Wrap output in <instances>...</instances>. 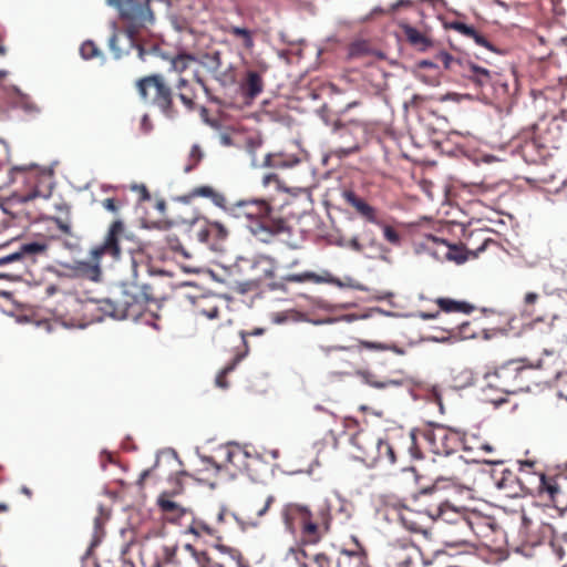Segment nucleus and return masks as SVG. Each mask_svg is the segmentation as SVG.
Wrapping results in <instances>:
<instances>
[{
	"mask_svg": "<svg viewBox=\"0 0 567 567\" xmlns=\"http://www.w3.org/2000/svg\"><path fill=\"white\" fill-rule=\"evenodd\" d=\"M281 518L287 532L298 537L296 547L289 549L297 567H309L311 558L306 546L319 544L331 529L332 513L328 499L315 505L290 502L282 506Z\"/></svg>",
	"mask_w": 567,
	"mask_h": 567,
	"instance_id": "nucleus-1",
	"label": "nucleus"
},
{
	"mask_svg": "<svg viewBox=\"0 0 567 567\" xmlns=\"http://www.w3.org/2000/svg\"><path fill=\"white\" fill-rule=\"evenodd\" d=\"M165 295L163 284L156 278L145 284L122 282L100 301V309L115 319L137 320L148 303L164 299Z\"/></svg>",
	"mask_w": 567,
	"mask_h": 567,
	"instance_id": "nucleus-2",
	"label": "nucleus"
},
{
	"mask_svg": "<svg viewBox=\"0 0 567 567\" xmlns=\"http://www.w3.org/2000/svg\"><path fill=\"white\" fill-rule=\"evenodd\" d=\"M109 3L118 10L121 19L126 23V32L124 34L113 32L109 39V47L114 58L121 59L135 48L138 58L145 61L150 51L136 42L135 35L141 28L154 21L150 0H114Z\"/></svg>",
	"mask_w": 567,
	"mask_h": 567,
	"instance_id": "nucleus-3",
	"label": "nucleus"
},
{
	"mask_svg": "<svg viewBox=\"0 0 567 567\" xmlns=\"http://www.w3.org/2000/svg\"><path fill=\"white\" fill-rule=\"evenodd\" d=\"M440 65L444 70L451 71L470 81L476 87H483L492 82V73L471 60L455 59L446 51H440L433 60H421L417 62V69H433L435 74L441 73Z\"/></svg>",
	"mask_w": 567,
	"mask_h": 567,
	"instance_id": "nucleus-4",
	"label": "nucleus"
},
{
	"mask_svg": "<svg viewBox=\"0 0 567 567\" xmlns=\"http://www.w3.org/2000/svg\"><path fill=\"white\" fill-rule=\"evenodd\" d=\"M352 443L358 450L355 457L368 467L396 464L395 449L388 440L360 432L352 437Z\"/></svg>",
	"mask_w": 567,
	"mask_h": 567,
	"instance_id": "nucleus-5",
	"label": "nucleus"
},
{
	"mask_svg": "<svg viewBox=\"0 0 567 567\" xmlns=\"http://www.w3.org/2000/svg\"><path fill=\"white\" fill-rule=\"evenodd\" d=\"M140 97L156 106L168 118L177 116L174 104V93L162 74H151L141 78L135 83Z\"/></svg>",
	"mask_w": 567,
	"mask_h": 567,
	"instance_id": "nucleus-6",
	"label": "nucleus"
},
{
	"mask_svg": "<svg viewBox=\"0 0 567 567\" xmlns=\"http://www.w3.org/2000/svg\"><path fill=\"white\" fill-rule=\"evenodd\" d=\"M124 233L122 220H114L104 240L90 250V262H81L79 270L91 280H99L101 276V261L105 256L118 259L121 256L120 238Z\"/></svg>",
	"mask_w": 567,
	"mask_h": 567,
	"instance_id": "nucleus-7",
	"label": "nucleus"
},
{
	"mask_svg": "<svg viewBox=\"0 0 567 567\" xmlns=\"http://www.w3.org/2000/svg\"><path fill=\"white\" fill-rule=\"evenodd\" d=\"M453 516V526H449L444 530V543L446 546L456 547L465 545L471 542L470 536L472 534L477 537H483V524L485 518L472 515L466 516L462 512H447Z\"/></svg>",
	"mask_w": 567,
	"mask_h": 567,
	"instance_id": "nucleus-8",
	"label": "nucleus"
},
{
	"mask_svg": "<svg viewBox=\"0 0 567 567\" xmlns=\"http://www.w3.org/2000/svg\"><path fill=\"white\" fill-rule=\"evenodd\" d=\"M529 369L519 361H508L498 367L493 373L491 385L506 394H514L529 390L526 378Z\"/></svg>",
	"mask_w": 567,
	"mask_h": 567,
	"instance_id": "nucleus-9",
	"label": "nucleus"
},
{
	"mask_svg": "<svg viewBox=\"0 0 567 567\" xmlns=\"http://www.w3.org/2000/svg\"><path fill=\"white\" fill-rule=\"evenodd\" d=\"M518 478H524L527 482H535V488L525 491V495H538L540 497L547 496L553 503H556L557 496L561 493L560 486L556 477L546 476L542 472L535 471V461H517Z\"/></svg>",
	"mask_w": 567,
	"mask_h": 567,
	"instance_id": "nucleus-10",
	"label": "nucleus"
},
{
	"mask_svg": "<svg viewBox=\"0 0 567 567\" xmlns=\"http://www.w3.org/2000/svg\"><path fill=\"white\" fill-rule=\"evenodd\" d=\"M431 452L437 455H450L456 452L463 442L462 433L444 425H433L420 432Z\"/></svg>",
	"mask_w": 567,
	"mask_h": 567,
	"instance_id": "nucleus-11",
	"label": "nucleus"
},
{
	"mask_svg": "<svg viewBox=\"0 0 567 567\" xmlns=\"http://www.w3.org/2000/svg\"><path fill=\"white\" fill-rule=\"evenodd\" d=\"M162 560L164 564H172L174 567H209L210 565L207 553L197 550L190 544L182 547L165 546Z\"/></svg>",
	"mask_w": 567,
	"mask_h": 567,
	"instance_id": "nucleus-12",
	"label": "nucleus"
},
{
	"mask_svg": "<svg viewBox=\"0 0 567 567\" xmlns=\"http://www.w3.org/2000/svg\"><path fill=\"white\" fill-rule=\"evenodd\" d=\"M524 307L533 323L546 322L551 330L556 321L560 320L557 302L550 298H540L536 292H527L524 296Z\"/></svg>",
	"mask_w": 567,
	"mask_h": 567,
	"instance_id": "nucleus-13",
	"label": "nucleus"
},
{
	"mask_svg": "<svg viewBox=\"0 0 567 567\" xmlns=\"http://www.w3.org/2000/svg\"><path fill=\"white\" fill-rule=\"evenodd\" d=\"M225 516L226 511L220 508L213 520L203 517L193 518L188 525V533L196 537L204 538L206 542H212L220 551H228L230 548L219 544L223 539L220 526L225 522Z\"/></svg>",
	"mask_w": 567,
	"mask_h": 567,
	"instance_id": "nucleus-14",
	"label": "nucleus"
},
{
	"mask_svg": "<svg viewBox=\"0 0 567 567\" xmlns=\"http://www.w3.org/2000/svg\"><path fill=\"white\" fill-rule=\"evenodd\" d=\"M491 478L495 488L506 498L524 496L525 491L535 488V482L518 478L517 473L511 468H494L491 473Z\"/></svg>",
	"mask_w": 567,
	"mask_h": 567,
	"instance_id": "nucleus-15",
	"label": "nucleus"
},
{
	"mask_svg": "<svg viewBox=\"0 0 567 567\" xmlns=\"http://www.w3.org/2000/svg\"><path fill=\"white\" fill-rule=\"evenodd\" d=\"M190 236L199 243L217 249L219 244L228 237V229L218 221H210L205 217H195L189 223Z\"/></svg>",
	"mask_w": 567,
	"mask_h": 567,
	"instance_id": "nucleus-16",
	"label": "nucleus"
},
{
	"mask_svg": "<svg viewBox=\"0 0 567 567\" xmlns=\"http://www.w3.org/2000/svg\"><path fill=\"white\" fill-rule=\"evenodd\" d=\"M225 458L228 470H233V475L238 473L247 474L250 477L257 475V465L260 460L257 455H252L248 450L239 444H228L226 447Z\"/></svg>",
	"mask_w": 567,
	"mask_h": 567,
	"instance_id": "nucleus-17",
	"label": "nucleus"
},
{
	"mask_svg": "<svg viewBox=\"0 0 567 567\" xmlns=\"http://www.w3.org/2000/svg\"><path fill=\"white\" fill-rule=\"evenodd\" d=\"M435 496L436 503L431 504L426 507V515L434 520H442L450 526H453V516L447 514V512H458L454 507H452L443 497V494L435 485L422 488L414 496L416 502L425 503L426 497Z\"/></svg>",
	"mask_w": 567,
	"mask_h": 567,
	"instance_id": "nucleus-18",
	"label": "nucleus"
},
{
	"mask_svg": "<svg viewBox=\"0 0 567 567\" xmlns=\"http://www.w3.org/2000/svg\"><path fill=\"white\" fill-rule=\"evenodd\" d=\"M388 559L393 567H416L422 560V551L412 543L398 542L390 546Z\"/></svg>",
	"mask_w": 567,
	"mask_h": 567,
	"instance_id": "nucleus-19",
	"label": "nucleus"
},
{
	"mask_svg": "<svg viewBox=\"0 0 567 567\" xmlns=\"http://www.w3.org/2000/svg\"><path fill=\"white\" fill-rule=\"evenodd\" d=\"M267 66L264 64L259 70H247L239 82V92L246 103H251L265 89L264 74Z\"/></svg>",
	"mask_w": 567,
	"mask_h": 567,
	"instance_id": "nucleus-20",
	"label": "nucleus"
},
{
	"mask_svg": "<svg viewBox=\"0 0 567 567\" xmlns=\"http://www.w3.org/2000/svg\"><path fill=\"white\" fill-rule=\"evenodd\" d=\"M34 197L35 193L29 194L27 196L13 195L9 198H6L0 204V231L9 227L10 218L21 220L22 216L24 215V210L21 208V206Z\"/></svg>",
	"mask_w": 567,
	"mask_h": 567,
	"instance_id": "nucleus-21",
	"label": "nucleus"
},
{
	"mask_svg": "<svg viewBox=\"0 0 567 567\" xmlns=\"http://www.w3.org/2000/svg\"><path fill=\"white\" fill-rule=\"evenodd\" d=\"M250 233L262 243H270L272 238L279 234L288 231L289 227L282 218L269 219L265 218L255 224H249Z\"/></svg>",
	"mask_w": 567,
	"mask_h": 567,
	"instance_id": "nucleus-22",
	"label": "nucleus"
},
{
	"mask_svg": "<svg viewBox=\"0 0 567 567\" xmlns=\"http://www.w3.org/2000/svg\"><path fill=\"white\" fill-rule=\"evenodd\" d=\"M435 303L439 306L440 311L436 312H424L421 311L419 317L421 319H439L441 317V311L450 313V312H461L465 315H470L474 311L475 307L466 301L454 300L451 298L440 297L435 299Z\"/></svg>",
	"mask_w": 567,
	"mask_h": 567,
	"instance_id": "nucleus-23",
	"label": "nucleus"
},
{
	"mask_svg": "<svg viewBox=\"0 0 567 567\" xmlns=\"http://www.w3.org/2000/svg\"><path fill=\"white\" fill-rule=\"evenodd\" d=\"M311 561L316 567H342L344 564L355 563V567H365L363 556L355 551L342 550L334 565L331 558L324 553H317L311 556Z\"/></svg>",
	"mask_w": 567,
	"mask_h": 567,
	"instance_id": "nucleus-24",
	"label": "nucleus"
},
{
	"mask_svg": "<svg viewBox=\"0 0 567 567\" xmlns=\"http://www.w3.org/2000/svg\"><path fill=\"white\" fill-rule=\"evenodd\" d=\"M300 163L301 158L297 154L279 151L268 153L264 158L262 166L275 169H290Z\"/></svg>",
	"mask_w": 567,
	"mask_h": 567,
	"instance_id": "nucleus-25",
	"label": "nucleus"
},
{
	"mask_svg": "<svg viewBox=\"0 0 567 567\" xmlns=\"http://www.w3.org/2000/svg\"><path fill=\"white\" fill-rule=\"evenodd\" d=\"M343 197L347 204L354 208L355 212L365 220L377 225L381 224L378 218L377 209L369 205L363 198L359 197L354 192H344Z\"/></svg>",
	"mask_w": 567,
	"mask_h": 567,
	"instance_id": "nucleus-26",
	"label": "nucleus"
},
{
	"mask_svg": "<svg viewBox=\"0 0 567 567\" xmlns=\"http://www.w3.org/2000/svg\"><path fill=\"white\" fill-rule=\"evenodd\" d=\"M271 199H245L247 220L250 224L268 218L272 212Z\"/></svg>",
	"mask_w": 567,
	"mask_h": 567,
	"instance_id": "nucleus-27",
	"label": "nucleus"
},
{
	"mask_svg": "<svg viewBox=\"0 0 567 567\" xmlns=\"http://www.w3.org/2000/svg\"><path fill=\"white\" fill-rule=\"evenodd\" d=\"M467 472L468 471L465 464L463 463L461 457H458L455 462V465L452 468L446 470L443 474L436 477L434 485L437 487V484L440 482H449L453 486L465 487Z\"/></svg>",
	"mask_w": 567,
	"mask_h": 567,
	"instance_id": "nucleus-28",
	"label": "nucleus"
},
{
	"mask_svg": "<svg viewBox=\"0 0 567 567\" xmlns=\"http://www.w3.org/2000/svg\"><path fill=\"white\" fill-rule=\"evenodd\" d=\"M476 332L471 328V323L468 321H464L456 326H446L442 328V336H434V341L445 342L451 339L462 338L470 339L475 338Z\"/></svg>",
	"mask_w": 567,
	"mask_h": 567,
	"instance_id": "nucleus-29",
	"label": "nucleus"
},
{
	"mask_svg": "<svg viewBox=\"0 0 567 567\" xmlns=\"http://www.w3.org/2000/svg\"><path fill=\"white\" fill-rule=\"evenodd\" d=\"M48 245L40 241L23 243L19 250L10 255V260L29 259L34 261L35 257L47 251Z\"/></svg>",
	"mask_w": 567,
	"mask_h": 567,
	"instance_id": "nucleus-30",
	"label": "nucleus"
},
{
	"mask_svg": "<svg viewBox=\"0 0 567 567\" xmlns=\"http://www.w3.org/2000/svg\"><path fill=\"white\" fill-rule=\"evenodd\" d=\"M196 197H206L212 200L214 205H216L219 208L226 209L227 199L225 195L218 190H216L214 187L208 185L197 186L194 187L189 194L186 196V198H196Z\"/></svg>",
	"mask_w": 567,
	"mask_h": 567,
	"instance_id": "nucleus-31",
	"label": "nucleus"
},
{
	"mask_svg": "<svg viewBox=\"0 0 567 567\" xmlns=\"http://www.w3.org/2000/svg\"><path fill=\"white\" fill-rule=\"evenodd\" d=\"M248 349L245 341V334H243V350L236 352L231 362H229L216 377L215 383L220 389L228 388L227 375L234 371L236 365L247 355Z\"/></svg>",
	"mask_w": 567,
	"mask_h": 567,
	"instance_id": "nucleus-32",
	"label": "nucleus"
},
{
	"mask_svg": "<svg viewBox=\"0 0 567 567\" xmlns=\"http://www.w3.org/2000/svg\"><path fill=\"white\" fill-rule=\"evenodd\" d=\"M177 97L187 109V111H195L196 104V93L194 89L189 85L188 81L184 78H179L176 83Z\"/></svg>",
	"mask_w": 567,
	"mask_h": 567,
	"instance_id": "nucleus-33",
	"label": "nucleus"
},
{
	"mask_svg": "<svg viewBox=\"0 0 567 567\" xmlns=\"http://www.w3.org/2000/svg\"><path fill=\"white\" fill-rule=\"evenodd\" d=\"M403 33L411 45L416 47L422 51L427 50L433 44L432 40L426 37V34L412 25H403Z\"/></svg>",
	"mask_w": 567,
	"mask_h": 567,
	"instance_id": "nucleus-34",
	"label": "nucleus"
},
{
	"mask_svg": "<svg viewBox=\"0 0 567 567\" xmlns=\"http://www.w3.org/2000/svg\"><path fill=\"white\" fill-rule=\"evenodd\" d=\"M282 280L286 282H312V284H322V282H329L330 279L326 278L324 276L318 275L313 271H302L298 274H288L282 277Z\"/></svg>",
	"mask_w": 567,
	"mask_h": 567,
	"instance_id": "nucleus-35",
	"label": "nucleus"
},
{
	"mask_svg": "<svg viewBox=\"0 0 567 567\" xmlns=\"http://www.w3.org/2000/svg\"><path fill=\"white\" fill-rule=\"evenodd\" d=\"M197 312L208 319H216L219 317V306L215 298H202L196 302Z\"/></svg>",
	"mask_w": 567,
	"mask_h": 567,
	"instance_id": "nucleus-36",
	"label": "nucleus"
},
{
	"mask_svg": "<svg viewBox=\"0 0 567 567\" xmlns=\"http://www.w3.org/2000/svg\"><path fill=\"white\" fill-rule=\"evenodd\" d=\"M158 505L169 519L178 518L186 513L179 504L166 498L164 495L158 498Z\"/></svg>",
	"mask_w": 567,
	"mask_h": 567,
	"instance_id": "nucleus-37",
	"label": "nucleus"
},
{
	"mask_svg": "<svg viewBox=\"0 0 567 567\" xmlns=\"http://www.w3.org/2000/svg\"><path fill=\"white\" fill-rule=\"evenodd\" d=\"M199 63L210 73L216 74L221 68V53L219 51L207 52L199 59Z\"/></svg>",
	"mask_w": 567,
	"mask_h": 567,
	"instance_id": "nucleus-38",
	"label": "nucleus"
},
{
	"mask_svg": "<svg viewBox=\"0 0 567 567\" xmlns=\"http://www.w3.org/2000/svg\"><path fill=\"white\" fill-rule=\"evenodd\" d=\"M261 184L264 187H268L274 185L277 190H282L286 193H291L293 195H297V190H300L301 188H289L285 185V183L279 178V176L275 173L266 174L262 179Z\"/></svg>",
	"mask_w": 567,
	"mask_h": 567,
	"instance_id": "nucleus-39",
	"label": "nucleus"
},
{
	"mask_svg": "<svg viewBox=\"0 0 567 567\" xmlns=\"http://www.w3.org/2000/svg\"><path fill=\"white\" fill-rule=\"evenodd\" d=\"M195 61V55L189 53H179L172 59L171 66L173 71L177 73H183L189 68L190 63Z\"/></svg>",
	"mask_w": 567,
	"mask_h": 567,
	"instance_id": "nucleus-40",
	"label": "nucleus"
},
{
	"mask_svg": "<svg viewBox=\"0 0 567 567\" xmlns=\"http://www.w3.org/2000/svg\"><path fill=\"white\" fill-rule=\"evenodd\" d=\"M550 547L559 560L567 559V534L555 535L550 540Z\"/></svg>",
	"mask_w": 567,
	"mask_h": 567,
	"instance_id": "nucleus-41",
	"label": "nucleus"
},
{
	"mask_svg": "<svg viewBox=\"0 0 567 567\" xmlns=\"http://www.w3.org/2000/svg\"><path fill=\"white\" fill-rule=\"evenodd\" d=\"M360 347L368 349V350H375V351H392L399 355L404 354V350L394 343L360 341Z\"/></svg>",
	"mask_w": 567,
	"mask_h": 567,
	"instance_id": "nucleus-42",
	"label": "nucleus"
},
{
	"mask_svg": "<svg viewBox=\"0 0 567 567\" xmlns=\"http://www.w3.org/2000/svg\"><path fill=\"white\" fill-rule=\"evenodd\" d=\"M227 32L236 38L243 40V44L246 49L250 50L254 47L252 32L246 28L231 25L227 29Z\"/></svg>",
	"mask_w": 567,
	"mask_h": 567,
	"instance_id": "nucleus-43",
	"label": "nucleus"
},
{
	"mask_svg": "<svg viewBox=\"0 0 567 567\" xmlns=\"http://www.w3.org/2000/svg\"><path fill=\"white\" fill-rule=\"evenodd\" d=\"M462 436H463V442H462L461 447L464 451L480 452V450H481L480 445H483L484 439H482L481 436H478L476 434H462Z\"/></svg>",
	"mask_w": 567,
	"mask_h": 567,
	"instance_id": "nucleus-44",
	"label": "nucleus"
},
{
	"mask_svg": "<svg viewBox=\"0 0 567 567\" xmlns=\"http://www.w3.org/2000/svg\"><path fill=\"white\" fill-rule=\"evenodd\" d=\"M80 54L84 60H91L101 56L102 52L95 42L86 40L80 47Z\"/></svg>",
	"mask_w": 567,
	"mask_h": 567,
	"instance_id": "nucleus-45",
	"label": "nucleus"
},
{
	"mask_svg": "<svg viewBox=\"0 0 567 567\" xmlns=\"http://www.w3.org/2000/svg\"><path fill=\"white\" fill-rule=\"evenodd\" d=\"M262 281V278H251L245 281L237 282V291L246 293L257 290Z\"/></svg>",
	"mask_w": 567,
	"mask_h": 567,
	"instance_id": "nucleus-46",
	"label": "nucleus"
},
{
	"mask_svg": "<svg viewBox=\"0 0 567 567\" xmlns=\"http://www.w3.org/2000/svg\"><path fill=\"white\" fill-rule=\"evenodd\" d=\"M449 28L458 32L460 34L471 38V35H474L475 28L472 25H467L466 23L462 21H452L449 23Z\"/></svg>",
	"mask_w": 567,
	"mask_h": 567,
	"instance_id": "nucleus-47",
	"label": "nucleus"
},
{
	"mask_svg": "<svg viewBox=\"0 0 567 567\" xmlns=\"http://www.w3.org/2000/svg\"><path fill=\"white\" fill-rule=\"evenodd\" d=\"M246 204L245 199L238 200L237 203L233 204L230 207L226 206V212H228L231 216L236 218H245L247 219V213L245 210Z\"/></svg>",
	"mask_w": 567,
	"mask_h": 567,
	"instance_id": "nucleus-48",
	"label": "nucleus"
},
{
	"mask_svg": "<svg viewBox=\"0 0 567 567\" xmlns=\"http://www.w3.org/2000/svg\"><path fill=\"white\" fill-rule=\"evenodd\" d=\"M410 445H409V453L413 460H422L423 453L421 447L417 444L416 435L414 432L410 433Z\"/></svg>",
	"mask_w": 567,
	"mask_h": 567,
	"instance_id": "nucleus-49",
	"label": "nucleus"
},
{
	"mask_svg": "<svg viewBox=\"0 0 567 567\" xmlns=\"http://www.w3.org/2000/svg\"><path fill=\"white\" fill-rule=\"evenodd\" d=\"M369 52V45L365 41H357L350 45L349 54L352 58L365 55Z\"/></svg>",
	"mask_w": 567,
	"mask_h": 567,
	"instance_id": "nucleus-50",
	"label": "nucleus"
},
{
	"mask_svg": "<svg viewBox=\"0 0 567 567\" xmlns=\"http://www.w3.org/2000/svg\"><path fill=\"white\" fill-rule=\"evenodd\" d=\"M427 100H429L427 96L414 94V95H412V97L409 101L404 102V107H405V110L411 109L413 111H417L419 109L422 107L424 102H426Z\"/></svg>",
	"mask_w": 567,
	"mask_h": 567,
	"instance_id": "nucleus-51",
	"label": "nucleus"
},
{
	"mask_svg": "<svg viewBox=\"0 0 567 567\" xmlns=\"http://www.w3.org/2000/svg\"><path fill=\"white\" fill-rule=\"evenodd\" d=\"M560 135H561V131H560L558 122L553 121L549 125L548 134L545 138L546 142L554 144L555 142H557L559 140Z\"/></svg>",
	"mask_w": 567,
	"mask_h": 567,
	"instance_id": "nucleus-52",
	"label": "nucleus"
},
{
	"mask_svg": "<svg viewBox=\"0 0 567 567\" xmlns=\"http://www.w3.org/2000/svg\"><path fill=\"white\" fill-rule=\"evenodd\" d=\"M383 235L384 238L393 245H398L400 243V235L392 226L384 225Z\"/></svg>",
	"mask_w": 567,
	"mask_h": 567,
	"instance_id": "nucleus-53",
	"label": "nucleus"
},
{
	"mask_svg": "<svg viewBox=\"0 0 567 567\" xmlns=\"http://www.w3.org/2000/svg\"><path fill=\"white\" fill-rule=\"evenodd\" d=\"M359 150V144L357 141L352 142L351 144L344 146V147H339L334 151V154L339 157H343V156H347L349 154H352L354 152H357Z\"/></svg>",
	"mask_w": 567,
	"mask_h": 567,
	"instance_id": "nucleus-54",
	"label": "nucleus"
},
{
	"mask_svg": "<svg viewBox=\"0 0 567 567\" xmlns=\"http://www.w3.org/2000/svg\"><path fill=\"white\" fill-rule=\"evenodd\" d=\"M189 157H190V159L194 162V164H192V165H187V166L185 167V172H186V173L190 172V171L193 169V167H194L195 165H197V163H198V162L200 161V158H202V152H200V148H199V146H198V145H194V146L192 147L190 153H189Z\"/></svg>",
	"mask_w": 567,
	"mask_h": 567,
	"instance_id": "nucleus-55",
	"label": "nucleus"
},
{
	"mask_svg": "<svg viewBox=\"0 0 567 567\" xmlns=\"http://www.w3.org/2000/svg\"><path fill=\"white\" fill-rule=\"evenodd\" d=\"M167 244L173 251L179 252L183 256L188 257V254L185 251L184 247L182 246V244L177 237L168 236Z\"/></svg>",
	"mask_w": 567,
	"mask_h": 567,
	"instance_id": "nucleus-56",
	"label": "nucleus"
},
{
	"mask_svg": "<svg viewBox=\"0 0 567 567\" xmlns=\"http://www.w3.org/2000/svg\"><path fill=\"white\" fill-rule=\"evenodd\" d=\"M102 206L113 213V214H117L118 209L121 208L122 206V203L115 198H105L103 202H102Z\"/></svg>",
	"mask_w": 567,
	"mask_h": 567,
	"instance_id": "nucleus-57",
	"label": "nucleus"
},
{
	"mask_svg": "<svg viewBox=\"0 0 567 567\" xmlns=\"http://www.w3.org/2000/svg\"><path fill=\"white\" fill-rule=\"evenodd\" d=\"M262 142L259 137H250L246 141V150L254 157Z\"/></svg>",
	"mask_w": 567,
	"mask_h": 567,
	"instance_id": "nucleus-58",
	"label": "nucleus"
},
{
	"mask_svg": "<svg viewBox=\"0 0 567 567\" xmlns=\"http://www.w3.org/2000/svg\"><path fill=\"white\" fill-rule=\"evenodd\" d=\"M471 39L475 41L476 44L487 48L489 50H494L492 43L476 29L474 30V35H471Z\"/></svg>",
	"mask_w": 567,
	"mask_h": 567,
	"instance_id": "nucleus-59",
	"label": "nucleus"
},
{
	"mask_svg": "<svg viewBox=\"0 0 567 567\" xmlns=\"http://www.w3.org/2000/svg\"><path fill=\"white\" fill-rule=\"evenodd\" d=\"M274 502L275 497L272 495H269L260 507L255 508L256 515L258 517L264 516L268 512L269 507L272 505Z\"/></svg>",
	"mask_w": 567,
	"mask_h": 567,
	"instance_id": "nucleus-60",
	"label": "nucleus"
},
{
	"mask_svg": "<svg viewBox=\"0 0 567 567\" xmlns=\"http://www.w3.org/2000/svg\"><path fill=\"white\" fill-rule=\"evenodd\" d=\"M401 519H402V522H403L404 526H405L408 529H410V530H412V532H414V533H424V532H425V530L422 528V526H421V525H419L417 523H415V522H413V520H410V519L406 517V515H402V516H401Z\"/></svg>",
	"mask_w": 567,
	"mask_h": 567,
	"instance_id": "nucleus-61",
	"label": "nucleus"
},
{
	"mask_svg": "<svg viewBox=\"0 0 567 567\" xmlns=\"http://www.w3.org/2000/svg\"><path fill=\"white\" fill-rule=\"evenodd\" d=\"M54 221L58 228L65 235H72L71 233V223L69 220H64L62 218H54Z\"/></svg>",
	"mask_w": 567,
	"mask_h": 567,
	"instance_id": "nucleus-62",
	"label": "nucleus"
},
{
	"mask_svg": "<svg viewBox=\"0 0 567 567\" xmlns=\"http://www.w3.org/2000/svg\"><path fill=\"white\" fill-rule=\"evenodd\" d=\"M347 246L357 251V252H362L363 251V246L362 244L359 241L358 237H352L351 239L348 240L347 243Z\"/></svg>",
	"mask_w": 567,
	"mask_h": 567,
	"instance_id": "nucleus-63",
	"label": "nucleus"
},
{
	"mask_svg": "<svg viewBox=\"0 0 567 567\" xmlns=\"http://www.w3.org/2000/svg\"><path fill=\"white\" fill-rule=\"evenodd\" d=\"M153 125L148 115H144L141 120V130L147 134L152 131Z\"/></svg>",
	"mask_w": 567,
	"mask_h": 567,
	"instance_id": "nucleus-64",
	"label": "nucleus"
}]
</instances>
